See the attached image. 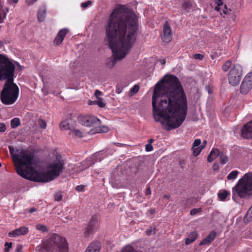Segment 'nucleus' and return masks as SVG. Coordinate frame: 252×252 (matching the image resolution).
Returning <instances> with one entry per match:
<instances>
[{
  "instance_id": "nucleus-39",
  "label": "nucleus",
  "mask_w": 252,
  "mask_h": 252,
  "mask_svg": "<svg viewBox=\"0 0 252 252\" xmlns=\"http://www.w3.org/2000/svg\"><path fill=\"white\" fill-rule=\"evenodd\" d=\"M39 125L40 128L45 129L47 126L46 122L45 120L40 119L38 120Z\"/></svg>"
},
{
  "instance_id": "nucleus-8",
  "label": "nucleus",
  "mask_w": 252,
  "mask_h": 252,
  "mask_svg": "<svg viewBox=\"0 0 252 252\" xmlns=\"http://www.w3.org/2000/svg\"><path fill=\"white\" fill-rule=\"evenodd\" d=\"M242 75V66L239 64H234L228 74V80L229 83L232 86H236L239 84Z\"/></svg>"
},
{
  "instance_id": "nucleus-16",
  "label": "nucleus",
  "mask_w": 252,
  "mask_h": 252,
  "mask_svg": "<svg viewBox=\"0 0 252 252\" xmlns=\"http://www.w3.org/2000/svg\"><path fill=\"white\" fill-rule=\"evenodd\" d=\"M29 232V228L27 227L23 226L19 228L16 229L13 231L8 233V236L10 237H15L21 235H25Z\"/></svg>"
},
{
  "instance_id": "nucleus-38",
  "label": "nucleus",
  "mask_w": 252,
  "mask_h": 252,
  "mask_svg": "<svg viewBox=\"0 0 252 252\" xmlns=\"http://www.w3.org/2000/svg\"><path fill=\"white\" fill-rule=\"evenodd\" d=\"M222 0H215V3L217 5L215 7V10L216 11L220 10V6H223V2Z\"/></svg>"
},
{
  "instance_id": "nucleus-31",
  "label": "nucleus",
  "mask_w": 252,
  "mask_h": 252,
  "mask_svg": "<svg viewBox=\"0 0 252 252\" xmlns=\"http://www.w3.org/2000/svg\"><path fill=\"white\" fill-rule=\"evenodd\" d=\"M36 228L43 233L49 231L48 228L44 224H38L36 225Z\"/></svg>"
},
{
  "instance_id": "nucleus-53",
  "label": "nucleus",
  "mask_w": 252,
  "mask_h": 252,
  "mask_svg": "<svg viewBox=\"0 0 252 252\" xmlns=\"http://www.w3.org/2000/svg\"><path fill=\"white\" fill-rule=\"evenodd\" d=\"M206 90L208 92L209 94L212 93V89L209 86H206L205 87Z\"/></svg>"
},
{
  "instance_id": "nucleus-23",
  "label": "nucleus",
  "mask_w": 252,
  "mask_h": 252,
  "mask_svg": "<svg viewBox=\"0 0 252 252\" xmlns=\"http://www.w3.org/2000/svg\"><path fill=\"white\" fill-rule=\"evenodd\" d=\"M46 7L44 6L41 7L37 13V18L39 22H42L44 21L46 16Z\"/></svg>"
},
{
  "instance_id": "nucleus-18",
  "label": "nucleus",
  "mask_w": 252,
  "mask_h": 252,
  "mask_svg": "<svg viewBox=\"0 0 252 252\" xmlns=\"http://www.w3.org/2000/svg\"><path fill=\"white\" fill-rule=\"evenodd\" d=\"M75 125V121L72 119H68L63 121L61 124L60 127L62 130L70 129L71 131Z\"/></svg>"
},
{
  "instance_id": "nucleus-43",
  "label": "nucleus",
  "mask_w": 252,
  "mask_h": 252,
  "mask_svg": "<svg viewBox=\"0 0 252 252\" xmlns=\"http://www.w3.org/2000/svg\"><path fill=\"white\" fill-rule=\"evenodd\" d=\"M12 243H8L6 242L4 244L5 249L4 251L5 252H8L9 250L12 248Z\"/></svg>"
},
{
  "instance_id": "nucleus-24",
  "label": "nucleus",
  "mask_w": 252,
  "mask_h": 252,
  "mask_svg": "<svg viewBox=\"0 0 252 252\" xmlns=\"http://www.w3.org/2000/svg\"><path fill=\"white\" fill-rule=\"evenodd\" d=\"M94 164V162L92 161V160L91 158H87L85 161H83L81 165L82 166V168L81 170H84L85 169L88 167H89L90 166H91L92 164Z\"/></svg>"
},
{
  "instance_id": "nucleus-5",
  "label": "nucleus",
  "mask_w": 252,
  "mask_h": 252,
  "mask_svg": "<svg viewBox=\"0 0 252 252\" xmlns=\"http://www.w3.org/2000/svg\"><path fill=\"white\" fill-rule=\"evenodd\" d=\"M42 248L49 252H68V244L65 238L53 233L43 243Z\"/></svg>"
},
{
  "instance_id": "nucleus-61",
  "label": "nucleus",
  "mask_w": 252,
  "mask_h": 252,
  "mask_svg": "<svg viewBox=\"0 0 252 252\" xmlns=\"http://www.w3.org/2000/svg\"><path fill=\"white\" fill-rule=\"evenodd\" d=\"M160 63L162 65H164L166 63V61L165 59H162L160 61Z\"/></svg>"
},
{
  "instance_id": "nucleus-10",
  "label": "nucleus",
  "mask_w": 252,
  "mask_h": 252,
  "mask_svg": "<svg viewBox=\"0 0 252 252\" xmlns=\"http://www.w3.org/2000/svg\"><path fill=\"white\" fill-rule=\"evenodd\" d=\"M63 164V160H59L58 162L51 163L47 166L48 170L47 172L50 177L49 180H53L59 176Z\"/></svg>"
},
{
  "instance_id": "nucleus-21",
  "label": "nucleus",
  "mask_w": 252,
  "mask_h": 252,
  "mask_svg": "<svg viewBox=\"0 0 252 252\" xmlns=\"http://www.w3.org/2000/svg\"><path fill=\"white\" fill-rule=\"evenodd\" d=\"M221 152L218 149H213L207 157V161L209 162H212L214 158L220 157Z\"/></svg>"
},
{
  "instance_id": "nucleus-34",
  "label": "nucleus",
  "mask_w": 252,
  "mask_h": 252,
  "mask_svg": "<svg viewBox=\"0 0 252 252\" xmlns=\"http://www.w3.org/2000/svg\"><path fill=\"white\" fill-rule=\"evenodd\" d=\"M219 158L220 159V162L222 164H225L228 161V158L222 152H221Z\"/></svg>"
},
{
  "instance_id": "nucleus-32",
  "label": "nucleus",
  "mask_w": 252,
  "mask_h": 252,
  "mask_svg": "<svg viewBox=\"0 0 252 252\" xmlns=\"http://www.w3.org/2000/svg\"><path fill=\"white\" fill-rule=\"evenodd\" d=\"M238 173L237 170L233 171L227 175V179L228 180H234L237 178Z\"/></svg>"
},
{
  "instance_id": "nucleus-11",
  "label": "nucleus",
  "mask_w": 252,
  "mask_h": 252,
  "mask_svg": "<svg viewBox=\"0 0 252 252\" xmlns=\"http://www.w3.org/2000/svg\"><path fill=\"white\" fill-rule=\"evenodd\" d=\"M252 88V72L248 73L243 79L240 87V93L248 94Z\"/></svg>"
},
{
  "instance_id": "nucleus-63",
  "label": "nucleus",
  "mask_w": 252,
  "mask_h": 252,
  "mask_svg": "<svg viewBox=\"0 0 252 252\" xmlns=\"http://www.w3.org/2000/svg\"><path fill=\"white\" fill-rule=\"evenodd\" d=\"M116 144L117 146H120V147L124 145V144L119 143H117Z\"/></svg>"
},
{
  "instance_id": "nucleus-45",
  "label": "nucleus",
  "mask_w": 252,
  "mask_h": 252,
  "mask_svg": "<svg viewBox=\"0 0 252 252\" xmlns=\"http://www.w3.org/2000/svg\"><path fill=\"white\" fill-rule=\"evenodd\" d=\"M200 211H201V209L200 208L192 209L190 211V214L191 215H194L196 214L197 213L200 212Z\"/></svg>"
},
{
  "instance_id": "nucleus-50",
  "label": "nucleus",
  "mask_w": 252,
  "mask_h": 252,
  "mask_svg": "<svg viewBox=\"0 0 252 252\" xmlns=\"http://www.w3.org/2000/svg\"><path fill=\"white\" fill-rule=\"evenodd\" d=\"M6 130V126L4 124L0 123V132H3Z\"/></svg>"
},
{
  "instance_id": "nucleus-30",
  "label": "nucleus",
  "mask_w": 252,
  "mask_h": 252,
  "mask_svg": "<svg viewBox=\"0 0 252 252\" xmlns=\"http://www.w3.org/2000/svg\"><path fill=\"white\" fill-rule=\"evenodd\" d=\"M11 126L12 128H14L20 125V119L18 118H15L11 121Z\"/></svg>"
},
{
  "instance_id": "nucleus-54",
  "label": "nucleus",
  "mask_w": 252,
  "mask_h": 252,
  "mask_svg": "<svg viewBox=\"0 0 252 252\" xmlns=\"http://www.w3.org/2000/svg\"><path fill=\"white\" fill-rule=\"evenodd\" d=\"M15 65L17 67V68L19 69H20V70H22V69L23 67L19 64V63H18L17 62H15L14 65Z\"/></svg>"
},
{
  "instance_id": "nucleus-35",
  "label": "nucleus",
  "mask_w": 252,
  "mask_h": 252,
  "mask_svg": "<svg viewBox=\"0 0 252 252\" xmlns=\"http://www.w3.org/2000/svg\"><path fill=\"white\" fill-rule=\"evenodd\" d=\"M203 149H204V147H201L200 146L192 148L193 156H197Z\"/></svg>"
},
{
  "instance_id": "nucleus-6",
  "label": "nucleus",
  "mask_w": 252,
  "mask_h": 252,
  "mask_svg": "<svg viewBox=\"0 0 252 252\" xmlns=\"http://www.w3.org/2000/svg\"><path fill=\"white\" fill-rule=\"evenodd\" d=\"M19 88L14 82H5L0 92V100L5 105H11L17 99Z\"/></svg>"
},
{
  "instance_id": "nucleus-22",
  "label": "nucleus",
  "mask_w": 252,
  "mask_h": 252,
  "mask_svg": "<svg viewBox=\"0 0 252 252\" xmlns=\"http://www.w3.org/2000/svg\"><path fill=\"white\" fill-rule=\"evenodd\" d=\"M198 234L196 232L193 231L190 233L189 237L186 239L185 244L186 245H189L193 242L197 238Z\"/></svg>"
},
{
  "instance_id": "nucleus-59",
  "label": "nucleus",
  "mask_w": 252,
  "mask_h": 252,
  "mask_svg": "<svg viewBox=\"0 0 252 252\" xmlns=\"http://www.w3.org/2000/svg\"><path fill=\"white\" fill-rule=\"evenodd\" d=\"M36 210V209L35 208L32 207L30 209L29 212L30 213H32L34 212Z\"/></svg>"
},
{
  "instance_id": "nucleus-1",
  "label": "nucleus",
  "mask_w": 252,
  "mask_h": 252,
  "mask_svg": "<svg viewBox=\"0 0 252 252\" xmlns=\"http://www.w3.org/2000/svg\"><path fill=\"white\" fill-rule=\"evenodd\" d=\"M154 119L167 130L179 127L187 113L186 94L178 78L167 74L155 85L152 96Z\"/></svg>"
},
{
  "instance_id": "nucleus-20",
  "label": "nucleus",
  "mask_w": 252,
  "mask_h": 252,
  "mask_svg": "<svg viewBox=\"0 0 252 252\" xmlns=\"http://www.w3.org/2000/svg\"><path fill=\"white\" fill-rule=\"evenodd\" d=\"M216 232L215 231H211L209 235L199 243V245H207L210 244L215 239Z\"/></svg>"
},
{
  "instance_id": "nucleus-46",
  "label": "nucleus",
  "mask_w": 252,
  "mask_h": 252,
  "mask_svg": "<svg viewBox=\"0 0 252 252\" xmlns=\"http://www.w3.org/2000/svg\"><path fill=\"white\" fill-rule=\"evenodd\" d=\"M92 3V1L90 0H88L85 2H83L81 3V7L83 8H86L89 5H90Z\"/></svg>"
},
{
  "instance_id": "nucleus-62",
  "label": "nucleus",
  "mask_w": 252,
  "mask_h": 252,
  "mask_svg": "<svg viewBox=\"0 0 252 252\" xmlns=\"http://www.w3.org/2000/svg\"><path fill=\"white\" fill-rule=\"evenodd\" d=\"M3 45V42L1 40H0V48H1Z\"/></svg>"
},
{
  "instance_id": "nucleus-27",
  "label": "nucleus",
  "mask_w": 252,
  "mask_h": 252,
  "mask_svg": "<svg viewBox=\"0 0 252 252\" xmlns=\"http://www.w3.org/2000/svg\"><path fill=\"white\" fill-rule=\"evenodd\" d=\"M89 104H96L99 107L103 108L105 106V103L103 102V99L102 98H98L97 100L91 101L89 102Z\"/></svg>"
},
{
  "instance_id": "nucleus-51",
  "label": "nucleus",
  "mask_w": 252,
  "mask_h": 252,
  "mask_svg": "<svg viewBox=\"0 0 252 252\" xmlns=\"http://www.w3.org/2000/svg\"><path fill=\"white\" fill-rule=\"evenodd\" d=\"M102 94V92H100V91L99 90H96L94 92V95L96 97V98H97V99L98 98H101L100 97H99V96L101 94Z\"/></svg>"
},
{
  "instance_id": "nucleus-7",
  "label": "nucleus",
  "mask_w": 252,
  "mask_h": 252,
  "mask_svg": "<svg viewBox=\"0 0 252 252\" xmlns=\"http://www.w3.org/2000/svg\"><path fill=\"white\" fill-rule=\"evenodd\" d=\"M15 65L5 55L0 56V81L13 82Z\"/></svg>"
},
{
  "instance_id": "nucleus-41",
  "label": "nucleus",
  "mask_w": 252,
  "mask_h": 252,
  "mask_svg": "<svg viewBox=\"0 0 252 252\" xmlns=\"http://www.w3.org/2000/svg\"><path fill=\"white\" fill-rule=\"evenodd\" d=\"M139 90V86L138 85H134L130 90V92L132 94H136Z\"/></svg>"
},
{
  "instance_id": "nucleus-57",
  "label": "nucleus",
  "mask_w": 252,
  "mask_h": 252,
  "mask_svg": "<svg viewBox=\"0 0 252 252\" xmlns=\"http://www.w3.org/2000/svg\"><path fill=\"white\" fill-rule=\"evenodd\" d=\"M149 212L151 215H153L156 212V210L154 208H151L149 210Z\"/></svg>"
},
{
  "instance_id": "nucleus-12",
  "label": "nucleus",
  "mask_w": 252,
  "mask_h": 252,
  "mask_svg": "<svg viewBox=\"0 0 252 252\" xmlns=\"http://www.w3.org/2000/svg\"><path fill=\"white\" fill-rule=\"evenodd\" d=\"M78 121L82 125L86 126H92L95 124H100V120L94 116H80Z\"/></svg>"
},
{
  "instance_id": "nucleus-36",
  "label": "nucleus",
  "mask_w": 252,
  "mask_h": 252,
  "mask_svg": "<svg viewBox=\"0 0 252 252\" xmlns=\"http://www.w3.org/2000/svg\"><path fill=\"white\" fill-rule=\"evenodd\" d=\"M245 220H247L248 221H250L252 220V205L251 208L247 212L246 215L244 218Z\"/></svg>"
},
{
  "instance_id": "nucleus-13",
  "label": "nucleus",
  "mask_w": 252,
  "mask_h": 252,
  "mask_svg": "<svg viewBox=\"0 0 252 252\" xmlns=\"http://www.w3.org/2000/svg\"><path fill=\"white\" fill-rule=\"evenodd\" d=\"M98 227V218L96 216H93L90 219L85 230L84 234L86 236L93 234L96 231Z\"/></svg>"
},
{
  "instance_id": "nucleus-49",
  "label": "nucleus",
  "mask_w": 252,
  "mask_h": 252,
  "mask_svg": "<svg viewBox=\"0 0 252 252\" xmlns=\"http://www.w3.org/2000/svg\"><path fill=\"white\" fill-rule=\"evenodd\" d=\"M85 186L84 185H79L76 187L75 189L78 191H83L84 189Z\"/></svg>"
},
{
  "instance_id": "nucleus-44",
  "label": "nucleus",
  "mask_w": 252,
  "mask_h": 252,
  "mask_svg": "<svg viewBox=\"0 0 252 252\" xmlns=\"http://www.w3.org/2000/svg\"><path fill=\"white\" fill-rule=\"evenodd\" d=\"M200 144H201L200 140L199 139H195V140L193 142L192 148L196 147H198L200 145Z\"/></svg>"
},
{
  "instance_id": "nucleus-33",
  "label": "nucleus",
  "mask_w": 252,
  "mask_h": 252,
  "mask_svg": "<svg viewBox=\"0 0 252 252\" xmlns=\"http://www.w3.org/2000/svg\"><path fill=\"white\" fill-rule=\"evenodd\" d=\"M72 134L75 135V136L78 137H82L83 136V133L81 131L76 129H74L73 128L69 133V135H71Z\"/></svg>"
},
{
  "instance_id": "nucleus-4",
  "label": "nucleus",
  "mask_w": 252,
  "mask_h": 252,
  "mask_svg": "<svg viewBox=\"0 0 252 252\" xmlns=\"http://www.w3.org/2000/svg\"><path fill=\"white\" fill-rule=\"evenodd\" d=\"M234 199L237 196L242 198H248L252 195V173L245 174L232 189Z\"/></svg>"
},
{
  "instance_id": "nucleus-15",
  "label": "nucleus",
  "mask_w": 252,
  "mask_h": 252,
  "mask_svg": "<svg viewBox=\"0 0 252 252\" xmlns=\"http://www.w3.org/2000/svg\"><path fill=\"white\" fill-rule=\"evenodd\" d=\"M241 135L246 139L252 138V120L244 126L242 128Z\"/></svg>"
},
{
  "instance_id": "nucleus-64",
  "label": "nucleus",
  "mask_w": 252,
  "mask_h": 252,
  "mask_svg": "<svg viewBox=\"0 0 252 252\" xmlns=\"http://www.w3.org/2000/svg\"><path fill=\"white\" fill-rule=\"evenodd\" d=\"M154 140L153 139H150L149 140V143H150L151 144L153 142Z\"/></svg>"
},
{
  "instance_id": "nucleus-19",
  "label": "nucleus",
  "mask_w": 252,
  "mask_h": 252,
  "mask_svg": "<svg viewBox=\"0 0 252 252\" xmlns=\"http://www.w3.org/2000/svg\"><path fill=\"white\" fill-rule=\"evenodd\" d=\"M101 244L98 241H94L88 247L85 252H99Z\"/></svg>"
},
{
  "instance_id": "nucleus-56",
  "label": "nucleus",
  "mask_w": 252,
  "mask_h": 252,
  "mask_svg": "<svg viewBox=\"0 0 252 252\" xmlns=\"http://www.w3.org/2000/svg\"><path fill=\"white\" fill-rule=\"evenodd\" d=\"M22 246L19 245L17 246V247L16 248V252H21L22 250Z\"/></svg>"
},
{
  "instance_id": "nucleus-58",
  "label": "nucleus",
  "mask_w": 252,
  "mask_h": 252,
  "mask_svg": "<svg viewBox=\"0 0 252 252\" xmlns=\"http://www.w3.org/2000/svg\"><path fill=\"white\" fill-rule=\"evenodd\" d=\"M151 193V190H150V188L149 187L148 188H147L146 190V191H145V194L146 195H149Z\"/></svg>"
},
{
  "instance_id": "nucleus-17",
  "label": "nucleus",
  "mask_w": 252,
  "mask_h": 252,
  "mask_svg": "<svg viewBox=\"0 0 252 252\" xmlns=\"http://www.w3.org/2000/svg\"><path fill=\"white\" fill-rule=\"evenodd\" d=\"M68 32L69 30L67 29H63L60 30L54 40V43L57 45H60Z\"/></svg>"
},
{
  "instance_id": "nucleus-60",
  "label": "nucleus",
  "mask_w": 252,
  "mask_h": 252,
  "mask_svg": "<svg viewBox=\"0 0 252 252\" xmlns=\"http://www.w3.org/2000/svg\"><path fill=\"white\" fill-rule=\"evenodd\" d=\"M207 143V141L206 140H204L203 141V145H202L201 146H200L201 147H204V148L205 147L206 144Z\"/></svg>"
},
{
  "instance_id": "nucleus-9",
  "label": "nucleus",
  "mask_w": 252,
  "mask_h": 252,
  "mask_svg": "<svg viewBox=\"0 0 252 252\" xmlns=\"http://www.w3.org/2000/svg\"><path fill=\"white\" fill-rule=\"evenodd\" d=\"M27 178H24V179L29 180L32 181L36 182H48L51 180H49L50 176L48 174L47 171L38 172L34 171L32 172L31 174H29L27 172Z\"/></svg>"
},
{
  "instance_id": "nucleus-55",
  "label": "nucleus",
  "mask_w": 252,
  "mask_h": 252,
  "mask_svg": "<svg viewBox=\"0 0 252 252\" xmlns=\"http://www.w3.org/2000/svg\"><path fill=\"white\" fill-rule=\"evenodd\" d=\"M8 11H9V9H8V8H7V7H6V8H5L3 9V11H4L3 17H4V18H5V17H6V13L8 12Z\"/></svg>"
},
{
  "instance_id": "nucleus-37",
  "label": "nucleus",
  "mask_w": 252,
  "mask_h": 252,
  "mask_svg": "<svg viewBox=\"0 0 252 252\" xmlns=\"http://www.w3.org/2000/svg\"><path fill=\"white\" fill-rule=\"evenodd\" d=\"M156 231V227L150 226L145 231L146 234L149 236L152 234H155Z\"/></svg>"
},
{
  "instance_id": "nucleus-42",
  "label": "nucleus",
  "mask_w": 252,
  "mask_h": 252,
  "mask_svg": "<svg viewBox=\"0 0 252 252\" xmlns=\"http://www.w3.org/2000/svg\"><path fill=\"white\" fill-rule=\"evenodd\" d=\"M55 200L57 201H60L62 199V195L60 192H57L55 194Z\"/></svg>"
},
{
  "instance_id": "nucleus-52",
  "label": "nucleus",
  "mask_w": 252,
  "mask_h": 252,
  "mask_svg": "<svg viewBox=\"0 0 252 252\" xmlns=\"http://www.w3.org/2000/svg\"><path fill=\"white\" fill-rule=\"evenodd\" d=\"M36 0H26V3L28 5H30L36 1Z\"/></svg>"
},
{
  "instance_id": "nucleus-25",
  "label": "nucleus",
  "mask_w": 252,
  "mask_h": 252,
  "mask_svg": "<svg viewBox=\"0 0 252 252\" xmlns=\"http://www.w3.org/2000/svg\"><path fill=\"white\" fill-rule=\"evenodd\" d=\"M229 194V192L226 190H220L218 194V196L220 200L224 201Z\"/></svg>"
},
{
  "instance_id": "nucleus-14",
  "label": "nucleus",
  "mask_w": 252,
  "mask_h": 252,
  "mask_svg": "<svg viewBox=\"0 0 252 252\" xmlns=\"http://www.w3.org/2000/svg\"><path fill=\"white\" fill-rule=\"evenodd\" d=\"M172 34L171 29L169 23L166 21L163 28V35L161 36L163 42L168 43L172 40Z\"/></svg>"
},
{
  "instance_id": "nucleus-47",
  "label": "nucleus",
  "mask_w": 252,
  "mask_h": 252,
  "mask_svg": "<svg viewBox=\"0 0 252 252\" xmlns=\"http://www.w3.org/2000/svg\"><path fill=\"white\" fill-rule=\"evenodd\" d=\"M153 149V146L150 143H148L145 146V150L147 152H150Z\"/></svg>"
},
{
  "instance_id": "nucleus-40",
  "label": "nucleus",
  "mask_w": 252,
  "mask_h": 252,
  "mask_svg": "<svg viewBox=\"0 0 252 252\" xmlns=\"http://www.w3.org/2000/svg\"><path fill=\"white\" fill-rule=\"evenodd\" d=\"M123 252H138L135 250L132 247L128 246L123 249Z\"/></svg>"
},
{
  "instance_id": "nucleus-28",
  "label": "nucleus",
  "mask_w": 252,
  "mask_h": 252,
  "mask_svg": "<svg viewBox=\"0 0 252 252\" xmlns=\"http://www.w3.org/2000/svg\"><path fill=\"white\" fill-rule=\"evenodd\" d=\"M219 11L221 15H222V13L224 15H229L231 12V9L228 8L226 5H224L223 4V6H220V10Z\"/></svg>"
},
{
  "instance_id": "nucleus-3",
  "label": "nucleus",
  "mask_w": 252,
  "mask_h": 252,
  "mask_svg": "<svg viewBox=\"0 0 252 252\" xmlns=\"http://www.w3.org/2000/svg\"><path fill=\"white\" fill-rule=\"evenodd\" d=\"M9 150L16 164L17 174L23 178H27V172L23 170L22 166H25L27 168L32 170L34 164V155L25 151L23 149H15L11 146H9Z\"/></svg>"
},
{
  "instance_id": "nucleus-29",
  "label": "nucleus",
  "mask_w": 252,
  "mask_h": 252,
  "mask_svg": "<svg viewBox=\"0 0 252 252\" xmlns=\"http://www.w3.org/2000/svg\"><path fill=\"white\" fill-rule=\"evenodd\" d=\"M231 65L232 62L230 60H228L223 64L221 67V69L223 71L226 72L228 71V69L230 67Z\"/></svg>"
},
{
  "instance_id": "nucleus-26",
  "label": "nucleus",
  "mask_w": 252,
  "mask_h": 252,
  "mask_svg": "<svg viewBox=\"0 0 252 252\" xmlns=\"http://www.w3.org/2000/svg\"><path fill=\"white\" fill-rule=\"evenodd\" d=\"M109 128L108 127L106 126H103V127H99L96 128L94 130L92 129L91 131L92 132V134H94V133H103V132H107L108 131Z\"/></svg>"
},
{
  "instance_id": "nucleus-48",
  "label": "nucleus",
  "mask_w": 252,
  "mask_h": 252,
  "mask_svg": "<svg viewBox=\"0 0 252 252\" xmlns=\"http://www.w3.org/2000/svg\"><path fill=\"white\" fill-rule=\"evenodd\" d=\"M204 56L200 54H195L194 55V58L196 60H202Z\"/></svg>"
},
{
  "instance_id": "nucleus-2",
  "label": "nucleus",
  "mask_w": 252,
  "mask_h": 252,
  "mask_svg": "<svg viewBox=\"0 0 252 252\" xmlns=\"http://www.w3.org/2000/svg\"><path fill=\"white\" fill-rule=\"evenodd\" d=\"M139 31L138 17L124 5L115 8L107 20L106 40L113 53V59L107 63L113 67L118 60L124 59L133 47Z\"/></svg>"
}]
</instances>
